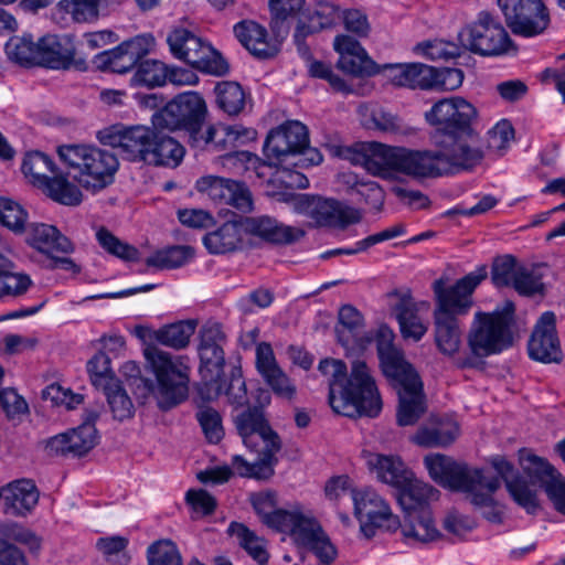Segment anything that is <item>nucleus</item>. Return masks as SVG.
I'll return each mask as SVG.
<instances>
[{"mask_svg":"<svg viewBox=\"0 0 565 565\" xmlns=\"http://www.w3.org/2000/svg\"><path fill=\"white\" fill-rule=\"evenodd\" d=\"M25 242L36 250L55 258L57 254H70L74 247L71 241L55 226L32 223L25 228Z\"/></svg>","mask_w":565,"mask_h":565,"instance_id":"nucleus-30","label":"nucleus"},{"mask_svg":"<svg viewBox=\"0 0 565 565\" xmlns=\"http://www.w3.org/2000/svg\"><path fill=\"white\" fill-rule=\"evenodd\" d=\"M520 465L532 483H540L543 488L558 473L547 460L526 449L520 451Z\"/></svg>","mask_w":565,"mask_h":565,"instance_id":"nucleus-50","label":"nucleus"},{"mask_svg":"<svg viewBox=\"0 0 565 565\" xmlns=\"http://www.w3.org/2000/svg\"><path fill=\"white\" fill-rule=\"evenodd\" d=\"M508 28L514 35L531 38L543 33L550 14L542 0H498Z\"/></svg>","mask_w":565,"mask_h":565,"instance_id":"nucleus-14","label":"nucleus"},{"mask_svg":"<svg viewBox=\"0 0 565 565\" xmlns=\"http://www.w3.org/2000/svg\"><path fill=\"white\" fill-rule=\"evenodd\" d=\"M402 533L408 544L429 543L440 535L434 523L430 509L405 512Z\"/></svg>","mask_w":565,"mask_h":565,"instance_id":"nucleus-35","label":"nucleus"},{"mask_svg":"<svg viewBox=\"0 0 565 565\" xmlns=\"http://www.w3.org/2000/svg\"><path fill=\"white\" fill-rule=\"evenodd\" d=\"M158 382L159 405L171 408L188 397L190 367L183 356H173L156 347L145 350Z\"/></svg>","mask_w":565,"mask_h":565,"instance_id":"nucleus-7","label":"nucleus"},{"mask_svg":"<svg viewBox=\"0 0 565 565\" xmlns=\"http://www.w3.org/2000/svg\"><path fill=\"white\" fill-rule=\"evenodd\" d=\"M167 42L174 57L196 70L214 75H224L228 72V64L222 55L211 44L184 28L172 30Z\"/></svg>","mask_w":565,"mask_h":565,"instance_id":"nucleus-9","label":"nucleus"},{"mask_svg":"<svg viewBox=\"0 0 565 565\" xmlns=\"http://www.w3.org/2000/svg\"><path fill=\"white\" fill-rule=\"evenodd\" d=\"M491 465L504 480L507 489L514 501L527 512L533 513L537 508L536 491L532 490L524 480L515 476L512 463L505 458L497 456L491 459Z\"/></svg>","mask_w":565,"mask_h":565,"instance_id":"nucleus-32","label":"nucleus"},{"mask_svg":"<svg viewBox=\"0 0 565 565\" xmlns=\"http://www.w3.org/2000/svg\"><path fill=\"white\" fill-rule=\"evenodd\" d=\"M154 130L156 128L151 129L145 126L114 125L99 130L97 139L104 146L118 149L125 159L146 163V156L150 151Z\"/></svg>","mask_w":565,"mask_h":565,"instance_id":"nucleus-16","label":"nucleus"},{"mask_svg":"<svg viewBox=\"0 0 565 565\" xmlns=\"http://www.w3.org/2000/svg\"><path fill=\"white\" fill-rule=\"evenodd\" d=\"M334 50L340 57L337 63L343 72L354 76H372L381 74V65H377L361 44L349 35H338L334 39Z\"/></svg>","mask_w":565,"mask_h":565,"instance_id":"nucleus-25","label":"nucleus"},{"mask_svg":"<svg viewBox=\"0 0 565 565\" xmlns=\"http://www.w3.org/2000/svg\"><path fill=\"white\" fill-rule=\"evenodd\" d=\"M66 178L96 193L113 183L119 162L113 152L89 145H63L57 148Z\"/></svg>","mask_w":565,"mask_h":565,"instance_id":"nucleus-6","label":"nucleus"},{"mask_svg":"<svg viewBox=\"0 0 565 565\" xmlns=\"http://www.w3.org/2000/svg\"><path fill=\"white\" fill-rule=\"evenodd\" d=\"M154 45V39L150 34L137 35L124 41L109 51H103L94 56V65L102 71L114 73H127L142 60Z\"/></svg>","mask_w":565,"mask_h":565,"instance_id":"nucleus-20","label":"nucleus"},{"mask_svg":"<svg viewBox=\"0 0 565 565\" xmlns=\"http://www.w3.org/2000/svg\"><path fill=\"white\" fill-rule=\"evenodd\" d=\"M462 49L480 56L505 54L512 41L503 28L489 12L482 11L475 22L458 33Z\"/></svg>","mask_w":565,"mask_h":565,"instance_id":"nucleus-10","label":"nucleus"},{"mask_svg":"<svg viewBox=\"0 0 565 565\" xmlns=\"http://www.w3.org/2000/svg\"><path fill=\"white\" fill-rule=\"evenodd\" d=\"M22 171L30 182L42 189L52 200L64 205H78L83 194L78 185L66 178L45 153L32 151L25 154Z\"/></svg>","mask_w":565,"mask_h":565,"instance_id":"nucleus-8","label":"nucleus"},{"mask_svg":"<svg viewBox=\"0 0 565 565\" xmlns=\"http://www.w3.org/2000/svg\"><path fill=\"white\" fill-rule=\"evenodd\" d=\"M39 60L36 64L50 68H68L74 58V50L63 44L56 35H45L39 40Z\"/></svg>","mask_w":565,"mask_h":565,"instance_id":"nucleus-43","label":"nucleus"},{"mask_svg":"<svg viewBox=\"0 0 565 565\" xmlns=\"http://www.w3.org/2000/svg\"><path fill=\"white\" fill-rule=\"evenodd\" d=\"M195 326L194 321H179L164 326L153 332V339L158 343L175 350L184 349L195 331Z\"/></svg>","mask_w":565,"mask_h":565,"instance_id":"nucleus-48","label":"nucleus"},{"mask_svg":"<svg viewBox=\"0 0 565 565\" xmlns=\"http://www.w3.org/2000/svg\"><path fill=\"white\" fill-rule=\"evenodd\" d=\"M519 267L520 266H516L515 259L510 255L497 258L492 265L491 271L493 284L497 287L513 286Z\"/></svg>","mask_w":565,"mask_h":565,"instance_id":"nucleus-64","label":"nucleus"},{"mask_svg":"<svg viewBox=\"0 0 565 565\" xmlns=\"http://www.w3.org/2000/svg\"><path fill=\"white\" fill-rule=\"evenodd\" d=\"M201 360L200 374L202 383L199 395L204 401L217 398L222 393L221 375L225 363L224 351L221 345L199 347Z\"/></svg>","mask_w":565,"mask_h":565,"instance_id":"nucleus-27","label":"nucleus"},{"mask_svg":"<svg viewBox=\"0 0 565 565\" xmlns=\"http://www.w3.org/2000/svg\"><path fill=\"white\" fill-rule=\"evenodd\" d=\"M284 518L278 531L289 533L298 545L306 547L322 532L317 520L298 507L289 510Z\"/></svg>","mask_w":565,"mask_h":565,"instance_id":"nucleus-34","label":"nucleus"},{"mask_svg":"<svg viewBox=\"0 0 565 565\" xmlns=\"http://www.w3.org/2000/svg\"><path fill=\"white\" fill-rule=\"evenodd\" d=\"M28 222V212L17 202L1 198L0 199V223L15 234L25 232Z\"/></svg>","mask_w":565,"mask_h":565,"instance_id":"nucleus-61","label":"nucleus"},{"mask_svg":"<svg viewBox=\"0 0 565 565\" xmlns=\"http://www.w3.org/2000/svg\"><path fill=\"white\" fill-rule=\"evenodd\" d=\"M476 107L462 97L455 96L436 102L425 113L427 124L434 128L435 139L472 129L477 118Z\"/></svg>","mask_w":565,"mask_h":565,"instance_id":"nucleus-11","label":"nucleus"},{"mask_svg":"<svg viewBox=\"0 0 565 565\" xmlns=\"http://www.w3.org/2000/svg\"><path fill=\"white\" fill-rule=\"evenodd\" d=\"M234 33L242 45L257 58L266 60L278 53V46L267 39V31L260 24L244 20L234 26Z\"/></svg>","mask_w":565,"mask_h":565,"instance_id":"nucleus-33","label":"nucleus"},{"mask_svg":"<svg viewBox=\"0 0 565 565\" xmlns=\"http://www.w3.org/2000/svg\"><path fill=\"white\" fill-rule=\"evenodd\" d=\"M13 267V263L0 254V299L22 296L32 285L26 274L12 271Z\"/></svg>","mask_w":565,"mask_h":565,"instance_id":"nucleus-47","label":"nucleus"},{"mask_svg":"<svg viewBox=\"0 0 565 565\" xmlns=\"http://www.w3.org/2000/svg\"><path fill=\"white\" fill-rule=\"evenodd\" d=\"M392 315L396 318L399 330L405 339L419 341L427 332V324L418 315V307L408 291H393L388 295Z\"/></svg>","mask_w":565,"mask_h":565,"instance_id":"nucleus-28","label":"nucleus"},{"mask_svg":"<svg viewBox=\"0 0 565 565\" xmlns=\"http://www.w3.org/2000/svg\"><path fill=\"white\" fill-rule=\"evenodd\" d=\"M398 395L397 424L399 426L414 425L426 412V401L423 392V382L396 388Z\"/></svg>","mask_w":565,"mask_h":565,"instance_id":"nucleus-37","label":"nucleus"},{"mask_svg":"<svg viewBox=\"0 0 565 565\" xmlns=\"http://www.w3.org/2000/svg\"><path fill=\"white\" fill-rule=\"evenodd\" d=\"M149 565H183L181 553L171 540H159L147 550Z\"/></svg>","mask_w":565,"mask_h":565,"instance_id":"nucleus-59","label":"nucleus"},{"mask_svg":"<svg viewBox=\"0 0 565 565\" xmlns=\"http://www.w3.org/2000/svg\"><path fill=\"white\" fill-rule=\"evenodd\" d=\"M297 213L310 217L316 224L344 230L362 220L361 210L333 199L300 194L294 200Z\"/></svg>","mask_w":565,"mask_h":565,"instance_id":"nucleus-12","label":"nucleus"},{"mask_svg":"<svg viewBox=\"0 0 565 565\" xmlns=\"http://www.w3.org/2000/svg\"><path fill=\"white\" fill-rule=\"evenodd\" d=\"M257 458L249 462L242 456L235 455L232 458V468L241 476L255 479H268L274 473V465L277 462L276 454L279 450L256 447Z\"/></svg>","mask_w":565,"mask_h":565,"instance_id":"nucleus-40","label":"nucleus"},{"mask_svg":"<svg viewBox=\"0 0 565 565\" xmlns=\"http://www.w3.org/2000/svg\"><path fill=\"white\" fill-rule=\"evenodd\" d=\"M353 161L364 167L370 174L382 179H390L393 172L414 178L443 173L435 151L391 147L375 141L358 145Z\"/></svg>","mask_w":565,"mask_h":565,"instance_id":"nucleus-3","label":"nucleus"},{"mask_svg":"<svg viewBox=\"0 0 565 565\" xmlns=\"http://www.w3.org/2000/svg\"><path fill=\"white\" fill-rule=\"evenodd\" d=\"M352 500L354 514L365 537H373L376 529L393 531L397 527V518L393 515L386 501L373 489L352 490Z\"/></svg>","mask_w":565,"mask_h":565,"instance_id":"nucleus-17","label":"nucleus"},{"mask_svg":"<svg viewBox=\"0 0 565 565\" xmlns=\"http://www.w3.org/2000/svg\"><path fill=\"white\" fill-rule=\"evenodd\" d=\"M252 504L256 513L260 516L262 522L268 527L278 531L281 521L285 520L284 515L288 514L289 510L277 509L275 493L260 492L255 493L250 498Z\"/></svg>","mask_w":565,"mask_h":565,"instance_id":"nucleus-53","label":"nucleus"},{"mask_svg":"<svg viewBox=\"0 0 565 565\" xmlns=\"http://www.w3.org/2000/svg\"><path fill=\"white\" fill-rule=\"evenodd\" d=\"M227 532L237 540L238 545L259 565L268 562L269 554L266 548V541L249 530L245 524L232 522Z\"/></svg>","mask_w":565,"mask_h":565,"instance_id":"nucleus-46","label":"nucleus"},{"mask_svg":"<svg viewBox=\"0 0 565 565\" xmlns=\"http://www.w3.org/2000/svg\"><path fill=\"white\" fill-rule=\"evenodd\" d=\"M195 189L217 204H226L244 213L253 210L252 193L245 183L205 175L196 181Z\"/></svg>","mask_w":565,"mask_h":565,"instance_id":"nucleus-22","label":"nucleus"},{"mask_svg":"<svg viewBox=\"0 0 565 565\" xmlns=\"http://www.w3.org/2000/svg\"><path fill=\"white\" fill-rule=\"evenodd\" d=\"M0 499L7 514L24 516L39 501V492L31 480L14 481L0 490Z\"/></svg>","mask_w":565,"mask_h":565,"instance_id":"nucleus-31","label":"nucleus"},{"mask_svg":"<svg viewBox=\"0 0 565 565\" xmlns=\"http://www.w3.org/2000/svg\"><path fill=\"white\" fill-rule=\"evenodd\" d=\"M193 254L194 250L190 246H171L153 253L146 259V265L158 269H172L186 264Z\"/></svg>","mask_w":565,"mask_h":565,"instance_id":"nucleus-51","label":"nucleus"},{"mask_svg":"<svg viewBox=\"0 0 565 565\" xmlns=\"http://www.w3.org/2000/svg\"><path fill=\"white\" fill-rule=\"evenodd\" d=\"M96 238L99 245L110 255L125 260V262H136L139 259L138 249L119 239L115 236L106 227H100L96 232Z\"/></svg>","mask_w":565,"mask_h":565,"instance_id":"nucleus-57","label":"nucleus"},{"mask_svg":"<svg viewBox=\"0 0 565 565\" xmlns=\"http://www.w3.org/2000/svg\"><path fill=\"white\" fill-rule=\"evenodd\" d=\"M394 332L387 326H381L376 332V349L383 374L396 390L414 384L420 377L415 369L405 360L404 353L394 344Z\"/></svg>","mask_w":565,"mask_h":565,"instance_id":"nucleus-15","label":"nucleus"},{"mask_svg":"<svg viewBox=\"0 0 565 565\" xmlns=\"http://www.w3.org/2000/svg\"><path fill=\"white\" fill-rule=\"evenodd\" d=\"M243 234L242 220L226 222L216 231L205 234L203 243L211 254H226L242 247Z\"/></svg>","mask_w":565,"mask_h":565,"instance_id":"nucleus-38","label":"nucleus"},{"mask_svg":"<svg viewBox=\"0 0 565 565\" xmlns=\"http://www.w3.org/2000/svg\"><path fill=\"white\" fill-rule=\"evenodd\" d=\"M242 226L245 235L274 245L291 244L305 235L302 230L279 223L268 215L244 217Z\"/></svg>","mask_w":565,"mask_h":565,"instance_id":"nucleus-26","label":"nucleus"},{"mask_svg":"<svg viewBox=\"0 0 565 565\" xmlns=\"http://www.w3.org/2000/svg\"><path fill=\"white\" fill-rule=\"evenodd\" d=\"M234 423L247 448L281 449V440L269 426L260 407L254 406L244 409L234 417Z\"/></svg>","mask_w":565,"mask_h":565,"instance_id":"nucleus-21","label":"nucleus"},{"mask_svg":"<svg viewBox=\"0 0 565 565\" xmlns=\"http://www.w3.org/2000/svg\"><path fill=\"white\" fill-rule=\"evenodd\" d=\"M207 109L202 96L186 92L175 96L152 116L156 129L185 130L194 148L224 151L256 138V131L239 125L209 126L202 130Z\"/></svg>","mask_w":565,"mask_h":565,"instance_id":"nucleus-1","label":"nucleus"},{"mask_svg":"<svg viewBox=\"0 0 565 565\" xmlns=\"http://www.w3.org/2000/svg\"><path fill=\"white\" fill-rule=\"evenodd\" d=\"M367 465L376 472L380 481L395 488L406 484V481L411 479L413 473L395 456L374 454L367 459Z\"/></svg>","mask_w":565,"mask_h":565,"instance_id":"nucleus-39","label":"nucleus"},{"mask_svg":"<svg viewBox=\"0 0 565 565\" xmlns=\"http://www.w3.org/2000/svg\"><path fill=\"white\" fill-rule=\"evenodd\" d=\"M305 0H269L273 14L271 28L274 31L287 33L284 25L288 17L296 14L303 6Z\"/></svg>","mask_w":565,"mask_h":565,"instance_id":"nucleus-63","label":"nucleus"},{"mask_svg":"<svg viewBox=\"0 0 565 565\" xmlns=\"http://www.w3.org/2000/svg\"><path fill=\"white\" fill-rule=\"evenodd\" d=\"M214 93L217 106L228 115L239 114L245 106V92L236 82L218 83Z\"/></svg>","mask_w":565,"mask_h":565,"instance_id":"nucleus-54","label":"nucleus"},{"mask_svg":"<svg viewBox=\"0 0 565 565\" xmlns=\"http://www.w3.org/2000/svg\"><path fill=\"white\" fill-rule=\"evenodd\" d=\"M169 67L157 60H146L138 64L132 77L135 85L146 87L162 86L168 82Z\"/></svg>","mask_w":565,"mask_h":565,"instance_id":"nucleus-55","label":"nucleus"},{"mask_svg":"<svg viewBox=\"0 0 565 565\" xmlns=\"http://www.w3.org/2000/svg\"><path fill=\"white\" fill-rule=\"evenodd\" d=\"M488 273L486 267H479L469 273L452 286H445L444 279L435 280L433 285L436 297L434 313L458 317L466 315L472 307V294L480 282L486 279Z\"/></svg>","mask_w":565,"mask_h":565,"instance_id":"nucleus-13","label":"nucleus"},{"mask_svg":"<svg viewBox=\"0 0 565 565\" xmlns=\"http://www.w3.org/2000/svg\"><path fill=\"white\" fill-rule=\"evenodd\" d=\"M39 41L31 35L12 36L6 44L8 57L24 66L35 65L39 60Z\"/></svg>","mask_w":565,"mask_h":565,"instance_id":"nucleus-52","label":"nucleus"},{"mask_svg":"<svg viewBox=\"0 0 565 565\" xmlns=\"http://www.w3.org/2000/svg\"><path fill=\"white\" fill-rule=\"evenodd\" d=\"M398 489V502L405 512L418 511L420 509H429L428 503L437 500L438 491L431 486L417 480L412 475L406 484Z\"/></svg>","mask_w":565,"mask_h":565,"instance_id":"nucleus-42","label":"nucleus"},{"mask_svg":"<svg viewBox=\"0 0 565 565\" xmlns=\"http://www.w3.org/2000/svg\"><path fill=\"white\" fill-rule=\"evenodd\" d=\"M99 417L98 411L86 412L82 425L64 434L56 435L47 441V449L55 455L83 456L97 444L98 435L95 423Z\"/></svg>","mask_w":565,"mask_h":565,"instance_id":"nucleus-23","label":"nucleus"},{"mask_svg":"<svg viewBox=\"0 0 565 565\" xmlns=\"http://www.w3.org/2000/svg\"><path fill=\"white\" fill-rule=\"evenodd\" d=\"M348 184H351L352 190L362 198L373 211L381 212L384 206L385 193L384 190L374 181H363L355 175H348Z\"/></svg>","mask_w":565,"mask_h":565,"instance_id":"nucleus-60","label":"nucleus"},{"mask_svg":"<svg viewBox=\"0 0 565 565\" xmlns=\"http://www.w3.org/2000/svg\"><path fill=\"white\" fill-rule=\"evenodd\" d=\"M424 463L430 478L451 490L462 491L476 507H490L492 494L499 489L498 478H486L480 469L470 468L441 454L428 455Z\"/></svg>","mask_w":565,"mask_h":565,"instance_id":"nucleus-5","label":"nucleus"},{"mask_svg":"<svg viewBox=\"0 0 565 565\" xmlns=\"http://www.w3.org/2000/svg\"><path fill=\"white\" fill-rule=\"evenodd\" d=\"M434 67L423 63L381 65V75L395 86L430 89L434 87Z\"/></svg>","mask_w":565,"mask_h":565,"instance_id":"nucleus-29","label":"nucleus"},{"mask_svg":"<svg viewBox=\"0 0 565 565\" xmlns=\"http://www.w3.org/2000/svg\"><path fill=\"white\" fill-rule=\"evenodd\" d=\"M202 401L203 404L198 406L195 414L196 419L200 423L205 438L212 444H217L224 436L222 417L215 408L205 404L206 401Z\"/></svg>","mask_w":565,"mask_h":565,"instance_id":"nucleus-58","label":"nucleus"},{"mask_svg":"<svg viewBox=\"0 0 565 565\" xmlns=\"http://www.w3.org/2000/svg\"><path fill=\"white\" fill-rule=\"evenodd\" d=\"M459 435V426L451 419H439L429 427H422L414 436V441L424 447H446Z\"/></svg>","mask_w":565,"mask_h":565,"instance_id":"nucleus-44","label":"nucleus"},{"mask_svg":"<svg viewBox=\"0 0 565 565\" xmlns=\"http://www.w3.org/2000/svg\"><path fill=\"white\" fill-rule=\"evenodd\" d=\"M162 130H154V138L150 151L146 156V163L174 168L182 161L185 150L179 141Z\"/></svg>","mask_w":565,"mask_h":565,"instance_id":"nucleus-36","label":"nucleus"},{"mask_svg":"<svg viewBox=\"0 0 565 565\" xmlns=\"http://www.w3.org/2000/svg\"><path fill=\"white\" fill-rule=\"evenodd\" d=\"M435 343L440 353L454 356L461 345V331L458 318L434 313Z\"/></svg>","mask_w":565,"mask_h":565,"instance_id":"nucleus-41","label":"nucleus"},{"mask_svg":"<svg viewBox=\"0 0 565 565\" xmlns=\"http://www.w3.org/2000/svg\"><path fill=\"white\" fill-rule=\"evenodd\" d=\"M554 312L546 311L539 319L529 341V354L543 363H557L562 359L559 341L555 330Z\"/></svg>","mask_w":565,"mask_h":565,"instance_id":"nucleus-24","label":"nucleus"},{"mask_svg":"<svg viewBox=\"0 0 565 565\" xmlns=\"http://www.w3.org/2000/svg\"><path fill=\"white\" fill-rule=\"evenodd\" d=\"M124 0H60L58 8L71 15L75 22H88L96 20L99 9H113Z\"/></svg>","mask_w":565,"mask_h":565,"instance_id":"nucleus-45","label":"nucleus"},{"mask_svg":"<svg viewBox=\"0 0 565 565\" xmlns=\"http://www.w3.org/2000/svg\"><path fill=\"white\" fill-rule=\"evenodd\" d=\"M105 395L114 419L122 422L132 417L135 413L134 404L119 383L115 381L107 383Z\"/></svg>","mask_w":565,"mask_h":565,"instance_id":"nucleus-56","label":"nucleus"},{"mask_svg":"<svg viewBox=\"0 0 565 565\" xmlns=\"http://www.w3.org/2000/svg\"><path fill=\"white\" fill-rule=\"evenodd\" d=\"M318 370L328 380L329 403L335 413L349 417H375L380 414L382 398L364 361L352 363L349 377L347 365L341 360H321Z\"/></svg>","mask_w":565,"mask_h":565,"instance_id":"nucleus-2","label":"nucleus"},{"mask_svg":"<svg viewBox=\"0 0 565 565\" xmlns=\"http://www.w3.org/2000/svg\"><path fill=\"white\" fill-rule=\"evenodd\" d=\"M514 311V303L507 301L501 309L492 312H476L467 334L470 353L458 358L456 365L460 369L472 367L479 359L501 353L512 347L515 340Z\"/></svg>","mask_w":565,"mask_h":565,"instance_id":"nucleus-4","label":"nucleus"},{"mask_svg":"<svg viewBox=\"0 0 565 565\" xmlns=\"http://www.w3.org/2000/svg\"><path fill=\"white\" fill-rule=\"evenodd\" d=\"M439 149L435 151L438 167L448 164L462 170H469L478 166L483 159V151L479 145V136L476 130L469 129L456 135H450L436 140Z\"/></svg>","mask_w":565,"mask_h":565,"instance_id":"nucleus-18","label":"nucleus"},{"mask_svg":"<svg viewBox=\"0 0 565 565\" xmlns=\"http://www.w3.org/2000/svg\"><path fill=\"white\" fill-rule=\"evenodd\" d=\"M309 145L307 127L297 120L287 121L269 131L264 143L268 166H277L303 152Z\"/></svg>","mask_w":565,"mask_h":565,"instance_id":"nucleus-19","label":"nucleus"},{"mask_svg":"<svg viewBox=\"0 0 565 565\" xmlns=\"http://www.w3.org/2000/svg\"><path fill=\"white\" fill-rule=\"evenodd\" d=\"M127 545L128 539L120 535L99 537L96 542V548L106 561L119 565H126L130 559Z\"/></svg>","mask_w":565,"mask_h":565,"instance_id":"nucleus-62","label":"nucleus"},{"mask_svg":"<svg viewBox=\"0 0 565 565\" xmlns=\"http://www.w3.org/2000/svg\"><path fill=\"white\" fill-rule=\"evenodd\" d=\"M341 17V12L334 3L320 0L317 2L312 13L301 14L299 20H305L307 33H315L331 28L340 21Z\"/></svg>","mask_w":565,"mask_h":565,"instance_id":"nucleus-49","label":"nucleus"}]
</instances>
